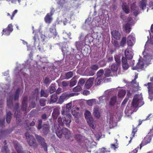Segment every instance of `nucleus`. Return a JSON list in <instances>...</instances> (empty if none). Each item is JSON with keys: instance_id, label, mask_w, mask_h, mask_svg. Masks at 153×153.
<instances>
[{"instance_id": "2", "label": "nucleus", "mask_w": 153, "mask_h": 153, "mask_svg": "<svg viewBox=\"0 0 153 153\" xmlns=\"http://www.w3.org/2000/svg\"><path fill=\"white\" fill-rule=\"evenodd\" d=\"M85 118L87 119V122L89 126L92 128L94 129L95 128V122L92 117L91 114L88 110L85 111L84 113Z\"/></svg>"}, {"instance_id": "51", "label": "nucleus", "mask_w": 153, "mask_h": 153, "mask_svg": "<svg viewBox=\"0 0 153 153\" xmlns=\"http://www.w3.org/2000/svg\"><path fill=\"white\" fill-rule=\"evenodd\" d=\"M145 85L146 86H148L147 88L149 91H151L152 90L153 87L151 82H148L147 85L145 84Z\"/></svg>"}, {"instance_id": "30", "label": "nucleus", "mask_w": 153, "mask_h": 153, "mask_svg": "<svg viewBox=\"0 0 153 153\" xmlns=\"http://www.w3.org/2000/svg\"><path fill=\"white\" fill-rule=\"evenodd\" d=\"M20 93V89L19 88H17L13 100H18L19 95Z\"/></svg>"}, {"instance_id": "48", "label": "nucleus", "mask_w": 153, "mask_h": 153, "mask_svg": "<svg viewBox=\"0 0 153 153\" xmlns=\"http://www.w3.org/2000/svg\"><path fill=\"white\" fill-rule=\"evenodd\" d=\"M72 114L76 118H78L80 116V113L77 112L75 110L72 111Z\"/></svg>"}, {"instance_id": "33", "label": "nucleus", "mask_w": 153, "mask_h": 153, "mask_svg": "<svg viewBox=\"0 0 153 153\" xmlns=\"http://www.w3.org/2000/svg\"><path fill=\"white\" fill-rule=\"evenodd\" d=\"M49 95L48 92L45 91L43 89H41L40 91V97H47Z\"/></svg>"}, {"instance_id": "64", "label": "nucleus", "mask_w": 153, "mask_h": 153, "mask_svg": "<svg viewBox=\"0 0 153 153\" xmlns=\"http://www.w3.org/2000/svg\"><path fill=\"white\" fill-rule=\"evenodd\" d=\"M129 100V98L128 97H126L125 99L123 101V102L121 104L122 106H123L124 105L126 104L127 103V102L128 100Z\"/></svg>"}, {"instance_id": "54", "label": "nucleus", "mask_w": 153, "mask_h": 153, "mask_svg": "<svg viewBox=\"0 0 153 153\" xmlns=\"http://www.w3.org/2000/svg\"><path fill=\"white\" fill-rule=\"evenodd\" d=\"M104 71L103 69H100L97 71V77H100L102 76L104 74Z\"/></svg>"}, {"instance_id": "28", "label": "nucleus", "mask_w": 153, "mask_h": 153, "mask_svg": "<svg viewBox=\"0 0 153 153\" xmlns=\"http://www.w3.org/2000/svg\"><path fill=\"white\" fill-rule=\"evenodd\" d=\"M120 65L115 63H113L111 66V70L113 71H116L118 69V67Z\"/></svg>"}, {"instance_id": "62", "label": "nucleus", "mask_w": 153, "mask_h": 153, "mask_svg": "<svg viewBox=\"0 0 153 153\" xmlns=\"http://www.w3.org/2000/svg\"><path fill=\"white\" fill-rule=\"evenodd\" d=\"M65 3V0H59L58 4L61 6H62Z\"/></svg>"}, {"instance_id": "60", "label": "nucleus", "mask_w": 153, "mask_h": 153, "mask_svg": "<svg viewBox=\"0 0 153 153\" xmlns=\"http://www.w3.org/2000/svg\"><path fill=\"white\" fill-rule=\"evenodd\" d=\"M103 97H105L104 96H101L99 97V101L97 102V104H100L101 103L103 102V101L104 100L103 98Z\"/></svg>"}, {"instance_id": "24", "label": "nucleus", "mask_w": 153, "mask_h": 153, "mask_svg": "<svg viewBox=\"0 0 153 153\" xmlns=\"http://www.w3.org/2000/svg\"><path fill=\"white\" fill-rule=\"evenodd\" d=\"M22 113L19 111V113L16 114V112H15L14 116L16 118V121L17 123H19L21 121V119L20 117H21Z\"/></svg>"}, {"instance_id": "25", "label": "nucleus", "mask_w": 153, "mask_h": 153, "mask_svg": "<svg viewBox=\"0 0 153 153\" xmlns=\"http://www.w3.org/2000/svg\"><path fill=\"white\" fill-rule=\"evenodd\" d=\"M146 5V0H141V1L139 2V6L140 8L143 10L145 9Z\"/></svg>"}, {"instance_id": "63", "label": "nucleus", "mask_w": 153, "mask_h": 153, "mask_svg": "<svg viewBox=\"0 0 153 153\" xmlns=\"http://www.w3.org/2000/svg\"><path fill=\"white\" fill-rule=\"evenodd\" d=\"M19 107V104L18 103H16L14 106V110L15 111V112H16V114L17 113H19L17 111V110Z\"/></svg>"}, {"instance_id": "32", "label": "nucleus", "mask_w": 153, "mask_h": 153, "mask_svg": "<svg viewBox=\"0 0 153 153\" xmlns=\"http://www.w3.org/2000/svg\"><path fill=\"white\" fill-rule=\"evenodd\" d=\"M87 103L90 106H92L93 104H97V100L95 99H92L87 101Z\"/></svg>"}, {"instance_id": "3", "label": "nucleus", "mask_w": 153, "mask_h": 153, "mask_svg": "<svg viewBox=\"0 0 153 153\" xmlns=\"http://www.w3.org/2000/svg\"><path fill=\"white\" fill-rule=\"evenodd\" d=\"M27 143L29 145L34 148L37 147L38 144L36 142V140L34 137L30 135L29 133L27 132L25 134Z\"/></svg>"}, {"instance_id": "10", "label": "nucleus", "mask_w": 153, "mask_h": 153, "mask_svg": "<svg viewBox=\"0 0 153 153\" xmlns=\"http://www.w3.org/2000/svg\"><path fill=\"white\" fill-rule=\"evenodd\" d=\"M135 42V38L132 33L128 36L127 39V44L128 46H132Z\"/></svg>"}, {"instance_id": "8", "label": "nucleus", "mask_w": 153, "mask_h": 153, "mask_svg": "<svg viewBox=\"0 0 153 153\" xmlns=\"http://www.w3.org/2000/svg\"><path fill=\"white\" fill-rule=\"evenodd\" d=\"M28 97L27 96L24 97L22 103L21 111H24L25 113H27V103Z\"/></svg>"}, {"instance_id": "26", "label": "nucleus", "mask_w": 153, "mask_h": 153, "mask_svg": "<svg viewBox=\"0 0 153 153\" xmlns=\"http://www.w3.org/2000/svg\"><path fill=\"white\" fill-rule=\"evenodd\" d=\"M117 96H114L112 97L110 99L109 102V105L111 106H114L117 101Z\"/></svg>"}, {"instance_id": "31", "label": "nucleus", "mask_w": 153, "mask_h": 153, "mask_svg": "<svg viewBox=\"0 0 153 153\" xmlns=\"http://www.w3.org/2000/svg\"><path fill=\"white\" fill-rule=\"evenodd\" d=\"M12 113L10 111H9L7 113L6 115V122L8 123H10L12 118Z\"/></svg>"}, {"instance_id": "11", "label": "nucleus", "mask_w": 153, "mask_h": 153, "mask_svg": "<svg viewBox=\"0 0 153 153\" xmlns=\"http://www.w3.org/2000/svg\"><path fill=\"white\" fill-rule=\"evenodd\" d=\"M151 139V136L149 134L145 137L140 144V149H141L143 146L149 143Z\"/></svg>"}, {"instance_id": "47", "label": "nucleus", "mask_w": 153, "mask_h": 153, "mask_svg": "<svg viewBox=\"0 0 153 153\" xmlns=\"http://www.w3.org/2000/svg\"><path fill=\"white\" fill-rule=\"evenodd\" d=\"M75 138L79 142H81L82 140V136L79 134H76L75 137Z\"/></svg>"}, {"instance_id": "16", "label": "nucleus", "mask_w": 153, "mask_h": 153, "mask_svg": "<svg viewBox=\"0 0 153 153\" xmlns=\"http://www.w3.org/2000/svg\"><path fill=\"white\" fill-rule=\"evenodd\" d=\"M123 28L125 33H130L131 30V25L128 23L125 24L123 25Z\"/></svg>"}, {"instance_id": "58", "label": "nucleus", "mask_w": 153, "mask_h": 153, "mask_svg": "<svg viewBox=\"0 0 153 153\" xmlns=\"http://www.w3.org/2000/svg\"><path fill=\"white\" fill-rule=\"evenodd\" d=\"M49 90L51 94L54 93L56 91V88L53 86H50L49 87Z\"/></svg>"}, {"instance_id": "49", "label": "nucleus", "mask_w": 153, "mask_h": 153, "mask_svg": "<svg viewBox=\"0 0 153 153\" xmlns=\"http://www.w3.org/2000/svg\"><path fill=\"white\" fill-rule=\"evenodd\" d=\"M102 79L101 77H97L95 81V83L96 85H99L102 82Z\"/></svg>"}, {"instance_id": "12", "label": "nucleus", "mask_w": 153, "mask_h": 153, "mask_svg": "<svg viewBox=\"0 0 153 153\" xmlns=\"http://www.w3.org/2000/svg\"><path fill=\"white\" fill-rule=\"evenodd\" d=\"M42 136L44 137L46 136L50 132L49 126L48 124H44L43 125L42 127Z\"/></svg>"}, {"instance_id": "19", "label": "nucleus", "mask_w": 153, "mask_h": 153, "mask_svg": "<svg viewBox=\"0 0 153 153\" xmlns=\"http://www.w3.org/2000/svg\"><path fill=\"white\" fill-rule=\"evenodd\" d=\"M13 98L12 95H10L7 100V105L8 107L11 108L13 106Z\"/></svg>"}, {"instance_id": "42", "label": "nucleus", "mask_w": 153, "mask_h": 153, "mask_svg": "<svg viewBox=\"0 0 153 153\" xmlns=\"http://www.w3.org/2000/svg\"><path fill=\"white\" fill-rule=\"evenodd\" d=\"M42 119L39 120L38 121V125L37 126V129L40 130L42 127Z\"/></svg>"}, {"instance_id": "38", "label": "nucleus", "mask_w": 153, "mask_h": 153, "mask_svg": "<svg viewBox=\"0 0 153 153\" xmlns=\"http://www.w3.org/2000/svg\"><path fill=\"white\" fill-rule=\"evenodd\" d=\"M112 42L116 49H118L119 48L120 45L118 41L117 40H114L113 41H112Z\"/></svg>"}, {"instance_id": "44", "label": "nucleus", "mask_w": 153, "mask_h": 153, "mask_svg": "<svg viewBox=\"0 0 153 153\" xmlns=\"http://www.w3.org/2000/svg\"><path fill=\"white\" fill-rule=\"evenodd\" d=\"M72 104L71 102L69 103L66 104L65 108V111L68 112L70 111L72 107Z\"/></svg>"}, {"instance_id": "4", "label": "nucleus", "mask_w": 153, "mask_h": 153, "mask_svg": "<svg viewBox=\"0 0 153 153\" xmlns=\"http://www.w3.org/2000/svg\"><path fill=\"white\" fill-rule=\"evenodd\" d=\"M144 104L143 102L141 99L139 98V97L137 95L134 96L133 99L131 106L134 108H136L138 106H141Z\"/></svg>"}, {"instance_id": "13", "label": "nucleus", "mask_w": 153, "mask_h": 153, "mask_svg": "<svg viewBox=\"0 0 153 153\" xmlns=\"http://www.w3.org/2000/svg\"><path fill=\"white\" fill-rule=\"evenodd\" d=\"M62 131L63 134L65 135V138L67 139L71 140L72 136L70 131L65 128H63L62 129Z\"/></svg>"}, {"instance_id": "9", "label": "nucleus", "mask_w": 153, "mask_h": 153, "mask_svg": "<svg viewBox=\"0 0 153 153\" xmlns=\"http://www.w3.org/2000/svg\"><path fill=\"white\" fill-rule=\"evenodd\" d=\"M13 25L12 24H9L7 27L3 30L2 32V35H4L6 36L9 35L11 32L13 31Z\"/></svg>"}, {"instance_id": "27", "label": "nucleus", "mask_w": 153, "mask_h": 153, "mask_svg": "<svg viewBox=\"0 0 153 153\" xmlns=\"http://www.w3.org/2000/svg\"><path fill=\"white\" fill-rule=\"evenodd\" d=\"M58 97L57 94H52L51 97L50 102L51 103L55 102L57 100Z\"/></svg>"}, {"instance_id": "35", "label": "nucleus", "mask_w": 153, "mask_h": 153, "mask_svg": "<svg viewBox=\"0 0 153 153\" xmlns=\"http://www.w3.org/2000/svg\"><path fill=\"white\" fill-rule=\"evenodd\" d=\"M56 133L59 138H61L62 137L63 134L62 129H59V128L57 129L56 131Z\"/></svg>"}, {"instance_id": "55", "label": "nucleus", "mask_w": 153, "mask_h": 153, "mask_svg": "<svg viewBox=\"0 0 153 153\" xmlns=\"http://www.w3.org/2000/svg\"><path fill=\"white\" fill-rule=\"evenodd\" d=\"M90 68L91 69L93 70L94 71L97 70L99 67L97 65H93L91 66Z\"/></svg>"}, {"instance_id": "6", "label": "nucleus", "mask_w": 153, "mask_h": 153, "mask_svg": "<svg viewBox=\"0 0 153 153\" xmlns=\"http://www.w3.org/2000/svg\"><path fill=\"white\" fill-rule=\"evenodd\" d=\"M14 148L18 153H31L27 150L23 151L22 146L17 141H15L14 142Z\"/></svg>"}, {"instance_id": "56", "label": "nucleus", "mask_w": 153, "mask_h": 153, "mask_svg": "<svg viewBox=\"0 0 153 153\" xmlns=\"http://www.w3.org/2000/svg\"><path fill=\"white\" fill-rule=\"evenodd\" d=\"M85 82L84 79L82 78H80L79 80L78 85L80 86H82L84 84Z\"/></svg>"}, {"instance_id": "37", "label": "nucleus", "mask_w": 153, "mask_h": 153, "mask_svg": "<svg viewBox=\"0 0 153 153\" xmlns=\"http://www.w3.org/2000/svg\"><path fill=\"white\" fill-rule=\"evenodd\" d=\"M120 58L121 56L120 55H116L114 56V59L116 62L115 63L120 65L121 62Z\"/></svg>"}, {"instance_id": "14", "label": "nucleus", "mask_w": 153, "mask_h": 153, "mask_svg": "<svg viewBox=\"0 0 153 153\" xmlns=\"http://www.w3.org/2000/svg\"><path fill=\"white\" fill-rule=\"evenodd\" d=\"M111 33L112 37L114 39L117 40L120 39L121 37V34L119 31L116 30H113L112 31H111Z\"/></svg>"}, {"instance_id": "1", "label": "nucleus", "mask_w": 153, "mask_h": 153, "mask_svg": "<svg viewBox=\"0 0 153 153\" xmlns=\"http://www.w3.org/2000/svg\"><path fill=\"white\" fill-rule=\"evenodd\" d=\"M71 115L70 114L64 115V117L62 118L60 117H59L58 122L59 126H63L65 125L67 127H69L71 121Z\"/></svg>"}, {"instance_id": "22", "label": "nucleus", "mask_w": 153, "mask_h": 153, "mask_svg": "<svg viewBox=\"0 0 153 153\" xmlns=\"http://www.w3.org/2000/svg\"><path fill=\"white\" fill-rule=\"evenodd\" d=\"M52 16L49 13H47L44 18L45 21L46 23L48 24L51 23L53 20Z\"/></svg>"}, {"instance_id": "23", "label": "nucleus", "mask_w": 153, "mask_h": 153, "mask_svg": "<svg viewBox=\"0 0 153 153\" xmlns=\"http://www.w3.org/2000/svg\"><path fill=\"white\" fill-rule=\"evenodd\" d=\"M93 114L94 117L97 118H99L100 117V113L99 111V108H97L96 107L94 108Z\"/></svg>"}, {"instance_id": "39", "label": "nucleus", "mask_w": 153, "mask_h": 153, "mask_svg": "<svg viewBox=\"0 0 153 153\" xmlns=\"http://www.w3.org/2000/svg\"><path fill=\"white\" fill-rule=\"evenodd\" d=\"M18 11L17 10H15L12 13V15H10V13H7V16H9L10 17L11 19L13 20V17L17 13Z\"/></svg>"}, {"instance_id": "50", "label": "nucleus", "mask_w": 153, "mask_h": 153, "mask_svg": "<svg viewBox=\"0 0 153 153\" xmlns=\"http://www.w3.org/2000/svg\"><path fill=\"white\" fill-rule=\"evenodd\" d=\"M122 9L127 14H128L130 12L129 9L126 5L122 6Z\"/></svg>"}, {"instance_id": "52", "label": "nucleus", "mask_w": 153, "mask_h": 153, "mask_svg": "<svg viewBox=\"0 0 153 153\" xmlns=\"http://www.w3.org/2000/svg\"><path fill=\"white\" fill-rule=\"evenodd\" d=\"M77 0H70V3L72 7H73L74 6L76 5Z\"/></svg>"}, {"instance_id": "7", "label": "nucleus", "mask_w": 153, "mask_h": 153, "mask_svg": "<svg viewBox=\"0 0 153 153\" xmlns=\"http://www.w3.org/2000/svg\"><path fill=\"white\" fill-rule=\"evenodd\" d=\"M74 95L72 94H68L66 92L63 93L60 97L58 103L62 104L65 100L68 99L70 97L73 96Z\"/></svg>"}, {"instance_id": "34", "label": "nucleus", "mask_w": 153, "mask_h": 153, "mask_svg": "<svg viewBox=\"0 0 153 153\" xmlns=\"http://www.w3.org/2000/svg\"><path fill=\"white\" fill-rule=\"evenodd\" d=\"M39 90L38 88H36L32 92V94L33 95V97L37 98L38 95L39 94Z\"/></svg>"}, {"instance_id": "5", "label": "nucleus", "mask_w": 153, "mask_h": 153, "mask_svg": "<svg viewBox=\"0 0 153 153\" xmlns=\"http://www.w3.org/2000/svg\"><path fill=\"white\" fill-rule=\"evenodd\" d=\"M35 136L38 143L43 147L44 150L47 151V146L44 138L37 135H36Z\"/></svg>"}, {"instance_id": "57", "label": "nucleus", "mask_w": 153, "mask_h": 153, "mask_svg": "<svg viewBox=\"0 0 153 153\" xmlns=\"http://www.w3.org/2000/svg\"><path fill=\"white\" fill-rule=\"evenodd\" d=\"M5 119L0 120V127H3L5 126Z\"/></svg>"}, {"instance_id": "46", "label": "nucleus", "mask_w": 153, "mask_h": 153, "mask_svg": "<svg viewBox=\"0 0 153 153\" xmlns=\"http://www.w3.org/2000/svg\"><path fill=\"white\" fill-rule=\"evenodd\" d=\"M126 38L125 37H123L122 38L121 41L120 42V45L122 47H124L126 43Z\"/></svg>"}, {"instance_id": "18", "label": "nucleus", "mask_w": 153, "mask_h": 153, "mask_svg": "<svg viewBox=\"0 0 153 153\" xmlns=\"http://www.w3.org/2000/svg\"><path fill=\"white\" fill-rule=\"evenodd\" d=\"M59 114V111L58 108H55L53 109L52 113V117L53 119H56Z\"/></svg>"}, {"instance_id": "29", "label": "nucleus", "mask_w": 153, "mask_h": 153, "mask_svg": "<svg viewBox=\"0 0 153 153\" xmlns=\"http://www.w3.org/2000/svg\"><path fill=\"white\" fill-rule=\"evenodd\" d=\"M126 93V91L125 90L122 89L119 91L118 93V96L120 98H122L124 97Z\"/></svg>"}, {"instance_id": "17", "label": "nucleus", "mask_w": 153, "mask_h": 153, "mask_svg": "<svg viewBox=\"0 0 153 153\" xmlns=\"http://www.w3.org/2000/svg\"><path fill=\"white\" fill-rule=\"evenodd\" d=\"M94 78L93 77L89 78L87 81L85 85L86 88H89L92 85Z\"/></svg>"}, {"instance_id": "41", "label": "nucleus", "mask_w": 153, "mask_h": 153, "mask_svg": "<svg viewBox=\"0 0 153 153\" xmlns=\"http://www.w3.org/2000/svg\"><path fill=\"white\" fill-rule=\"evenodd\" d=\"M49 30L50 33H51V36H56V30L53 28H50Z\"/></svg>"}, {"instance_id": "61", "label": "nucleus", "mask_w": 153, "mask_h": 153, "mask_svg": "<svg viewBox=\"0 0 153 153\" xmlns=\"http://www.w3.org/2000/svg\"><path fill=\"white\" fill-rule=\"evenodd\" d=\"M136 2L133 3L131 5V10H134L136 8Z\"/></svg>"}, {"instance_id": "59", "label": "nucleus", "mask_w": 153, "mask_h": 153, "mask_svg": "<svg viewBox=\"0 0 153 153\" xmlns=\"http://www.w3.org/2000/svg\"><path fill=\"white\" fill-rule=\"evenodd\" d=\"M133 128L132 132L131 133V135L132 136V137H133L134 136L135 134L137 132V128H136V127L134 128V127L133 125Z\"/></svg>"}, {"instance_id": "36", "label": "nucleus", "mask_w": 153, "mask_h": 153, "mask_svg": "<svg viewBox=\"0 0 153 153\" xmlns=\"http://www.w3.org/2000/svg\"><path fill=\"white\" fill-rule=\"evenodd\" d=\"M104 75L106 77H109L111 75V70L109 69H105Z\"/></svg>"}, {"instance_id": "53", "label": "nucleus", "mask_w": 153, "mask_h": 153, "mask_svg": "<svg viewBox=\"0 0 153 153\" xmlns=\"http://www.w3.org/2000/svg\"><path fill=\"white\" fill-rule=\"evenodd\" d=\"M46 100L45 99H43L40 100V104L42 106H44L45 105Z\"/></svg>"}, {"instance_id": "15", "label": "nucleus", "mask_w": 153, "mask_h": 153, "mask_svg": "<svg viewBox=\"0 0 153 153\" xmlns=\"http://www.w3.org/2000/svg\"><path fill=\"white\" fill-rule=\"evenodd\" d=\"M122 65L123 69L124 70H127L129 67L126 59L124 57L122 58Z\"/></svg>"}, {"instance_id": "21", "label": "nucleus", "mask_w": 153, "mask_h": 153, "mask_svg": "<svg viewBox=\"0 0 153 153\" xmlns=\"http://www.w3.org/2000/svg\"><path fill=\"white\" fill-rule=\"evenodd\" d=\"M144 64L143 62L139 60L138 62L136 65L135 67L133 68V70L141 69L143 68Z\"/></svg>"}, {"instance_id": "45", "label": "nucleus", "mask_w": 153, "mask_h": 153, "mask_svg": "<svg viewBox=\"0 0 153 153\" xmlns=\"http://www.w3.org/2000/svg\"><path fill=\"white\" fill-rule=\"evenodd\" d=\"M82 90L81 86L78 85L76 87H74L73 89V91L77 92L80 91Z\"/></svg>"}, {"instance_id": "43", "label": "nucleus", "mask_w": 153, "mask_h": 153, "mask_svg": "<svg viewBox=\"0 0 153 153\" xmlns=\"http://www.w3.org/2000/svg\"><path fill=\"white\" fill-rule=\"evenodd\" d=\"M1 152L3 153H10L9 150H8L7 146H4L2 147Z\"/></svg>"}, {"instance_id": "40", "label": "nucleus", "mask_w": 153, "mask_h": 153, "mask_svg": "<svg viewBox=\"0 0 153 153\" xmlns=\"http://www.w3.org/2000/svg\"><path fill=\"white\" fill-rule=\"evenodd\" d=\"M73 73L72 71H69L66 73L65 74V78L66 79H68L72 77Z\"/></svg>"}, {"instance_id": "20", "label": "nucleus", "mask_w": 153, "mask_h": 153, "mask_svg": "<svg viewBox=\"0 0 153 153\" xmlns=\"http://www.w3.org/2000/svg\"><path fill=\"white\" fill-rule=\"evenodd\" d=\"M125 55L126 58L128 59H130L133 57V56L131 51H130L128 49H126L125 51Z\"/></svg>"}]
</instances>
